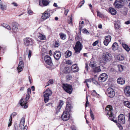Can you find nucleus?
I'll list each match as a JSON object with an SVG mask.
<instances>
[{
    "label": "nucleus",
    "instance_id": "nucleus-1",
    "mask_svg": "<svg viewBox=\"0 0 130 130\" xmlns=\"http://www.w3.org/2000/svg\"><path fill=\"white\" fill-rule=\"evenodd\" d=\"M31 93V89L29 88L27 90V93L26 95V96L25 99H22L20 101V105L25 108H26L28 106L27 104L28 100L30 97V95Z\"/></svg>",
    "mask_w": 130,
    "mask_h": 130
},
{
    "label": "nucleus",
    "instance_id": "nucleus-2",
    "mask_svg": "<svg viewBox=\"0 0 130 130\" xmlns=\"http://www.w3.org/2000/svg\"><path fill=\"white\" fill-rule=\"evenodd\" d=\"M112 107L110 105H108L106 108V110L107 112V115L109 116V119L114 122L117 123V121L116 119L114 117H113L112 118L113 116V114L112 111Z\"/></svg>",
    "mask_w": 130,
    "mask_h": 130
},
{
    "label": "nucleus",
    "instance_id": "nucleus-3",
    "mask_svg": "<svg viewBox=\"0 0 130 130\" xmlns=\"http://www.w3.org/2000/svg\"><path fill=\"white\" fill-rule=\"evenodd\" d=\"M52 93V91L48 88L43 93L44 98V101L45 103H47L49 100V97L51 96Z\"/></svg>",
    "mask_w": 130,
    "mask_h": 130
},
{
    "label": "nucleus",
    "instance_id": "nucleus-4",
    "mask_svg": "<svg viewBox=\"0 0 130 130\" xmlns=\"http://www.w3.org/2000/svg\"><path fill=\"white\" fill-rule=\"evenodd\" d=\"M54 12L53 10H49L47 9L42 14V18L44 20H45L49 18L50 16V14H51Z\"/></svg>",
    "mask_w": 130,
    "mask_h": 130
},
{
    "label": "nucleus",
    "instance_id": "nucleus-5",
    "mask_svg": "<svg viewBox=\"0 0 130 130\" xmlns=\"http://www.w3.org/2000/svg\"><path fill=\"white\" fill-rule=\"evenodd\" d=\"M62 88L66 92L69 94L72 93L73 89L71 85L68 84H63L62 85Z\"/></svg>",
    "mask_w": 130,
    "mask_h": 130
},
{
    "label": "nucleus",
    "instance_id": "nucleus-6",
    "mask_svg": "<svg viewBox=\"0 0 130 130\" xmlns=\"http://www.w3.org/2000/svg\"><path fill=\"white\" fill-rule=\"evenodd\" d=\"M83 47L82 45L79 41H77L74 48L75 53H79Z\"/></svg>",
    "mask_w": 130,
    "mask_h": 130
},
{
    "label": "nucleus",
    "instance_id": "nucleus-7",
    "mask_svg": "<svg viewBox=\"0 0 130 130\" xmlns=\"http://www.w3.org/2000/svg\"><path fill=\"white\" fill-rule=\"evenodd\" d=\"M111 54L108 52H106L103 53L102 55V58L104 61H109L110 59Z\"/></svg>",
    "mask_w": 130,
    "mask_h": 130
},
{
    "label": "nucleus",
    "instance_id": "nucleus-8",
    "mask_svg": "<svg viewBox=\"0 0 130 130\" xmlns=\"http://www.w3.org/2000/svg\"><path fill=\"white\" fill-rule=\"evenodd\" d=\"M107 78V75L106 73H102L99 77L98 80L100 82H103L106 80Z\"/></svg>",
    "mask_w": 130,
    "mask_h": 130
},
{
    "label": "nucleus",
    "instance_id": "nucleus-9",
    "mask_svg": "<svg viewBox=\"0 0 130 130\" xmlns=\"http://www.w3.org/2000/svg\"><path fill=\"white\" fill-rule=\"evenodd\" d=\"M33 40L32 39L27 37L24 39V42L25 45L27 46L32 45L33 43Z\"/></svg>",
    "mask_w": 130,
    "mask_h": 130
},
{
    "label": "nucleus",
    "instance_id": "nucleus-10",
    "mask_svg": "<svg viewBox=\"0 0 130 130\" xmlns=\"http://www.w3.org/2000/svg\"><path fill=\"white\" fill-rule=\"evenodd\" d=\"M107 92L108 96L110 98H112L115 95V92L111 88H109L107 89Z\"/></svg>",
    "mask_w": 130,
    "mask_h": 130
},
{
    "label": "nucleus",
    "instance_id": "nucleus-11",
    "mask_svg": "<svg viewBox=\"0 0 130 130\" xmlns=\"http://www.w3.org/2000/svg\"><path fill=\"white\" fill-rule=\"evenodd\" d=\"M39 5L41 7L48 5L50 3L49 0H39Z\"/></svg>",
    "mask_w": 130,
    "mask_h": 130
},
{
    "label": "nucleus",
    "instance_id": "nucleus-12",
    "mask_svg": "<svg viewBox=\"0 0 130 130\" xmlns=\"http://www.w3.org/2000/svg\"><path fill=\"white\" fill-rule=\"evenodd\" d=\"M70 117V115L68 112L64 111L61 116L62 120L64 121H66L68 120Z\"/></svg>",
    "mask_w": 130,
    "mask_h": 130
},
{
    "label": "nucleus",
    "instance_id": "nucleus-13",
    "mask_svg": "<svg viewBox=\"0 0 130 130\" xmlns=\"http://www.w3.org/2000/svg\"><path fill=\"white\" fill-rule=\"evenodd\" d=\"M18 24L16 22H13L12 24V30L13 32L16 33L18 31Z\"/></svg>",
    "mask_w": 130,
    "mask_h": 130
},
{
    "label": "nucleus",
    "instance_id": "nucleus-14",
    "mask_svg": "<svg viewBox=\"0 0 130 130\" xmlns=\"http://www.w3.org/2000/svg\"><path fill=\"white\" fill-rule=\"evenodd\" d=\"M44 60L46 63L51 65L52 64V61L51 57L48 55H46L44 57Z\"/></svg>",
    "mask_w": 130,
    "mask_h": 130
},
{
    "label": "nucleus",
    "instance_id": "nucleus-15",
    "mask_svg": "<svg viewBox=\"0 0 130 130\" xmlns=\"http://www.w3.org/2000/svg\"><path fill=\"white\" fill-rule=\"evenodd\" d=\"M118 120L119 122L121 124H123L125 123V117L123 114H121L119 116Z\"/></svg>",
    "mask_w": 130,
    "mask_h": 130
},
{
    "label": "nucleus",
    "instance_id": "nucleus-16",
    "mask_svg": "<svg viewBox=\"0 0 130 130\" xmlns=\"http://www.w3.org/2000/svg\"><path fill=\"white\" fill-rule=\"evenodd\" d=\"M125 0H116L115 2V5L117 8L121 6Z\"/></svg>",
    "mask_w": 130,
    "mask_h": 130
},
{
    "label": "nucleus",
    "instance_id": "nucleus-17",
    "mask_svg": "<svg viewBox=\"0 0 130 130\" xmlns=\"http://www.w3.org/2000/svg\"><path fill=\"white\" fill-rule=\"evenodd\" d=\"M111 38V37L110 35L106 36L105 40L103 42L104 44L106 46H107L110 41Z\"/></svg>",
    "mask_w": 130,
    "mask_h": 130
},
{
    "label": "nucleus",
    "instance_id": "nucleus-18",
    "mask_svg": "<svg viewBox=\"0 0 130 130\" xmlns=\"http://www.w3.org/2000/svg\"><path fill=\"white\" fill-rule=\"evenodd\" d=\"M61 53L59 51L55 52L54 54V56L55 59L56 60H58L61 57Z\"/></svg>",
    "mask_w": 130,
    "mask_h": 130
},
{
    "label": "nucleus",
    "instance_id": "nucleus-19",
    "mask_svg": "<svg viewBox=\"0 0 130 130\" xmlns=\"http://www.w3.org/2000/svg\"><path fill=\"white\" fill-rule=\"evenodd\" d=\"M24 65L23 62L22 61H21L19 63L18 67H17V69L18 72H20L23 70L24 67Z\"/></svg>",
    "mask_w": 130,
    "mask_h": 130
},
{
    "label": "nucleus",
    "instance_id": "nucleus-20",
    "mask_svg": "<svg viewBox=\"0 0 130 130\" xmlns=\"http://www.w3.org/2000/svg\"><path fill=\"white\" fill-rule=\"evenodd\" d=\"M124 93L125 95L129 96H130V86H127L124 89Z\"/></svg>",
    "mask_w": 130,
    "mask_h": 130
},
{
    "label": "nucleus",
    "instance_id": "nucleus-21",
    "mask_svg": "<svg viewBox=\"0 0 130 130\" xmlns=\"http://www.w3.org/2000/svg\"><path fill=\"white\" fill-rule=\"evenodd\" d=\"M17 115V113L15 112H13L11 115L9 120V124L8 126L9 127L11 125L12 123V117L15 116Z\"/></svg>",
    "mask_w": 130,
    "mask_h": 130
},
{
    "label": "nucleus",
    "instance_id": "nucleus-22",
    "mask_svg": "<svg viewBox=\"0 0 130 130\" xmlns=\"http://www.w3.org/2000/svg\"><path fill=\"white\" fill-rule=\"evenodd\" d=\"M92 81L93 82L94 84H96L97 83V82H96L94 80V79L92 78L90 79H87L84 82V83H87V82H91V81ZM88 87L89 88V86L88 85V84L87 83H86Z\"/></svg>",
    "mask_w": 130,
    "mask_h": 130
},
{
    "label": "nucleus",
    "instance_id": "nucleus-23",
    "mask_svg": "<svg viewBox=\"0 0 130 130\" xmlns=\"http://www.w3.org/2000/svg\"><path fill=\"white\" fill-rule=\"evenodd\" d=\"M117 82L118 83L121 85H123L124 84L125 80L123 78L119 77L117 79Z\"/></svg>",
    "mask_w": 130,
    "mask_h": 130
},
{
    "label": "nucleus",
    "instance_id": "nucleus-24",
    "mask_svg": "<svg viewBox=\"0 0 130 130\" xmlns=\"http://www.w3.org/2000/svg\"><path fill=\"white\" fill-rule=\"evenodd\" d=\"M72 70L74 72H77L78 71V68L76 64L73 65L71 68Z\"/></svg>",
    "mask_w": 130,
    "mask_h": 130
},
{
    "label": "nucleus",
    "instance_id": "nucleus-25",
    "mask_svg": "<svg viewBox=\"0 0 130 130\" xmlns=\"http://www.w3.org/2000/svg\"><path fill=\"white\" fill-rule=\"evenodd\" d=\"M108 11L112 15H115L117 13L116 10L113 8L111 7L109 8Z\"/></svg>",
    "mask_w": 130,
    "mask_h": 130
},
{
    "label": "nucleus",
    "instance_id": "nucleus-26",
    "mask_svg": "<svg viewBox=\"0 0 130 130\" xmlns=\"http://www.w3.org/2000/svg\"><path fill=\"white\" fill-rule=\"evenodd\" d=\"M72 107L70 104H67L66 108V110L64 111L68 112V113L71 111Z\"/></svg>",
    "mask_w": 130,
    "mask_h": 130
},
{
    "label": "nucleus",
    "instance_id": "nucleus-27",
    "mask_svg": "<svg viewBox=\"0 0 130 130\" xmlns=\"http://www.w3.org/2000/svg\"><path fill=\"white\" fill-rule=\"evenodd\" d=\"M25 122V119L23 118L21 119L20 122V127L21 128H22L24 126Z\"/></svg>",
    "mask_w": 130,
    "mask_h": 130
},
{
    "label": "nucleus",
    "instance_id": "nucleus-28",
    "mask_svg": "<svg viewBox=\"0 0 130 130\" xmlns=\"http://www.w3.org/2000/svg\"><path fill=\"white\" fill-rule=\"evenodd\" d=\"M115 57L117 60L120 61H122L124 60V57L121 55H115Z\"/></svg>",
    "mask_w": 130,
    "mask_h": 130
},
{
    "label": "nucleus",
    "instance_id": "nucleus-29",
    "mask_svg": "<svg viewBox=\"0 0 130 130\" xmlns=\"http://www.w3.org/2000/svg\"><path fill=\"white\" fill-rule=\"evenodd\" d=\"M128 11V9L124 7L122 9L121 12L124 15H125L127 14Z\"/></svg>",
    "mask_w": 130,
    "mask_h": 130
},
{
    "label": "nucleus",
    "instance_id": "nucleus-30",
    "mask_svg": "<svg viewBox=\"0 0 130 130\" xmlns=\"http://www.w3.org/2000/svg\"><path fill=\"white\" fill-rule=\"evenodd\" d=\"M100 66L96 67L93 69V71L94 73L99 72L101 71Z\"/></svg>",
    "mask_w": 130,
    "mask_h": 130
},
{
    "label": "nucleus",
    "instance_id": "nucleus-31",
    "mask_svg": "<svg viewBox=\"0 0 130 130\" xmlns=\"http://www.w3.org/2000/svg\"><path fill=\"white\" fill-rule=\"evenodd\" d=\"M59 35L61 39L64 40L66 38V35L64 33L61 32L59 34Z\"/></svg>",
    "mask_w": 130,
    "mask_h": 130
},
{
    "label": "nucleus",
    "instance_id": "nucleus-32",
    "mask_svg": "<svg viewBox=\"0 0 130 130\" xmlns=\"http://www.w3.org/2000/svg\"><path fill=\"white\" fill-rule=\"evenodd\" d=\"M114 26L115 29H119L120 28V23L118 21L115 22L114 24Z\"/></svg>",
    "mask_w": 130,
    "mask_h": 130
},
{
    "label": "nucleus",
    "instance_id": "nucleus-33",
    "mask_svg": "<svg viewBox=\"0 0 130 130\" xmlns=\"http://www.w3.org/2000/svg\"><path fill=\"white\" fill-rule=\"evenodd\" d=\"M122 45L123 47L127 51H129L130 49L127 45L125 44H122Z\"/></svg>",
    "mask_w": 130,
    "mask_h": 130
},
{
    "label": "nucleus",
    "instance_id": "nucleus-34",
    "mask_svg": "<svg viewBox=\"0 0 130 130\" xmlns=\"http://www.w3.org/2000/svg\"><path fill=\"white\" fill-rule=\"evenodd\" d=\"M38 38L42 40H44L45 38L44 35L40 33H39L38 34Z\"/></svg>",
    "mask_w": 130,
    "mask_h": 130
},
{
    "label": "nucleus",
    "instance_id": "nucleus-35",
    "mask_svg": "<svg viewBox=\"0 0 130 130\" xmlns=\"http://www.w3.org/2000/svg\"><path fill=\"white\" fill-rule=\"evenodd\" d=\"M118 47V43L116 42L114 43L112 45V49L113 50H115L117 49Z\"/></svg>",
    "mask_w": 130,
    "mask_h": 130
},
{
    "label": "nucleus",
    "instance_id": "nucleus-36",
    "mask_svg": "<svg viewBox=\"0 0 130 130\" xmlns=\"http://www.w3.org/2000/svg\"><path fill=\"white\" fill-rule=\"evenodd\" d=\"M123 104L125 106L130 108V102L128 101H125L123 102Z\"/></svg>",
    "mask_w": 130,
    "mask_h": 130
},
{
    "label": "nucleus",
    "instance_id": "nucleus-37",
    "mask_svg": "<svg viewBox=\"0 0 130 130\" xmlns=\"http://www.w3.org/2000/svg\"><path fill=\"white\" fill-rule=\"evenodd\" d=\"M91 94L93 96H96L98 98H99V95L97 93L96 91L95 90H93L91 91Z\"/></svg>",
    "mask_w": 130,
    "mask_h": 130
},
{
    "label": "nucleus",
    "instance_id": "nucleus-38",
    "mask_svg": "<svg viewBox=\"0 0 130 130\" xmlns=\"http://www.w3.org/2000/svg\"><path fill=\"white\" fill-rule=\"evenodd\" d=\"M118 70L120 72L122 71L123 70V66L121 65H118Z\"/></svg>",
    "mask_w": 130,
    "mask_h": 130
},
{
    "label": "nucleus",
    "instance_id": "nucleus-39",
    "mask_svg": "<svg viewBox=\"0 0 130 130\" xmlns=\"http://www.w3.org/2000/svg\"><path fill=\"white\" fill-rule=\"evenodd\" d=\"M66 57H68L71 55L72 53L71 51H68L66 52Z\"/></svg>",
    "mask_w": 130,
    "mask_h": 130
},
{
    "label": "nucleus",
    "instance_id": "nucleus-40",
    "mask_svg": "<svg viewBox=\"0 0 130 130\" xmlns=\"http://www.w3.org/2000/svg\"><path fill=\"white\" fill-rule=\"evenodd\" d=\"M3 26L5 28L8 29L10 30L11 29V28L10 27V26L7 24H4Z\"/></svg>",
    "mask_w": 130,
    "mask_h": 130
},
{
    "label": "nucleus",
    "instance_id": "nucleus-41",
    "mask_svg": "<svg viewBox=\"0 0 130 130\" xmlns=\"http://www.w3.org/2000/svg\"><path fill=\"white\" fill-rule=\"evenodd\" d=\"M64 71L66 73H69L70 72V70L69 68V67H66L64 69Z\"/></svg>",
    "mask_w": 130,
    "mask_h": 130
},
{
    "label": "nucleus",
    "instance_id": "nucleus-42",
    "mask_svg": "<svg viewBox=\"0 0 130 130\" xmlns=\"http://www.w3.org/2000/svg\"><path fill=\"white\" fill-rule=\"evenodd\" d=\"M89 65L91 67H94L96 66L95 63L93 61H91Z\"/></svg>",
    "mask_w": 130,
    "mask_h": 130
},
{
    "label": "nucleus",
    "instance_id": "nucleus-43",
    "mask_svg": "<svg viewBox=\"0 0 130 130\" xmlns=\"http://www.w3.org/2000/svg\"><path fill=\"white\" fill-rule=\"evenodd\" d=\"M90 116L92 118V120H93L94 119V116L93 114L92 110L91 109L90 110Z\"/></svg>",
    "mask_w": 130,
    "mask_h": 130
},
{
    "label": "nucleus",
    "instance_id": "nucleus-44",
    "mask_svg": "<svg viewBox=\"0 0 130 130\" xmlns=\"http://www.w3.org/2000/svg\"><path fill=\"white\" fill-rule=\"evenodd\" d=\"M54 83L53 80L52 79H50L47 83V86H49L51 84H53Z\"/></svg>",
    "mask_w": 130,
    "mask_h": 130
},
{
    "label": "nucleus",
    "instance_id": "nucleus-45",
    "mask_svg": "<svg viewBox=\"0 0 130 130\" xmlns=\"http://www.w3.org/2000/svg\"><path fill=\"white\" fill-rule=\"evenodd\" d=\"M83 32L84 33H86V34H89V32L88 30H87L86 29V28H84L82 30Z\"/></svg>",
    "mask_w": 130,
    "mask_h": 130
},
{
    "label": "nucleus",
    "instance_id": "nucleus-46",
    "mask_svg": "<svg viewBox=\"0 0 130 130\" xmlns=\"http://www.w3.org/2000/svg\"><path fill=\"white\" fill-rule=\"evenodd\" d=\"M99 42V41L98 40H96L95 42H94L92 44V45L93 46H95Z\"/></svg>",
    "mask_w": 130,
    "mask_h": 130
},
{
    "label": "nucleus",
    "instance_id": "nucleus-47",
    "mask_svg": "<svg viewBox=\"0 0 130 130\" xmlns=\"http://www.w3.org/2000/svg\"><path fill=\"white\" fill-rule=\"evenodd\" d=\"M66 63L67 64H72V62L71 60H67L66 61Z\"/></svg>",
    "mask_w": 130,
    "mask_h": 130
},
{
    "label": "nucleus",
    "instance_id": "nucleus-48",
    "mask_svg": "<svg viewBox=\"0 0 130 130\" xmlns=\"http://www.w3.org/2000/svg\"><path fill=\"white\" fill-rule=\"evenodd\" d=\"M97 14L98 16H99L100 17H102V15L101 13L99 11H97Z\"/></svg>",
    "mask_w": 130,
    "mask_h": 130
},
{
    "label": "nucleus",
    "instance_id": "nucleus-49",
    "mask_svg": "<svg viewBox=\"0 0 130 130\" xmlns=\"http://www.w3.org/2000/svg\"><path fill=\"white\" fill-rule=\"evenodd\" d=\"M0 8L1 10H3L5 9V6H3L2 4V5H0Z\"/></svg>",
    "mask_w": 130,
    "mask_h": 130
},
{
    "label": "nucleus",
    "instance_id": "nucleus-50",
    "mask_svg": "<svg viewBox=\"0 0 130 130\" xmlns=\"http://www.w3.org/2000/svg\"><path fill=\"white\" fill-rule=\"evenodd\" d=\"M29 52L28 53V58H29V59H30V57L31 56V51L29 50Z\"/></svg>",
    "mask_w": 130,
    "mask_h": 130
},
{
    "label": "nucleus",
    "instance_id": "nucleus-51",
    "mask_svg": "<svg viewBox=\"0 0 130 130\" xmlns=\"http://www.w3.org/2000/svg\"><path fill=\"white\" fill-rule=\"evenodd\" d=\"M59 43L58 42L56 41L55 44V47H58L59 46Z\"/></svg>",
    "mask_w": 130,
    "mask_h": 130
},
{
    "label": "nucleus",
    "instance_id": "nucleus-52",
    "mask_svg": "<svg viewBox=\"0 0 130 130\" xmlns=\"http://www.w3.org/2000/svg\"><path fill=\"white\" fill-rule=\"evenodd\" d=\"M63 104V102L61 100H60L59 102V105L62 106Z\"/></svg>",
    "mask_w": 130,
    "mask_h": 130
},
{
    "label": "nucleus",
    "instance_id": "nucleus-53",
    "mask_svg": "<svg viewBox=\"0 0 130 130\" xmlns=\"http://www.w3.org/2000/svg\"><path fill=\"white\" fill-rule=\"evenodd\" d=\"M85 69L87 71H88V63H86L85 64Z\"/></svg>",
    "mask_w": 130,
    "mask_h": 130
},
{
    "label": "nucleus",
    "instance_id": "nucleus-54",
    "mask_svg": "<svg viewBox=\"0 0 130 130\" xmlns=\"http://www.w3.org/2000/svg\"><path fill=\"white\" fill-rule=\"evenodd\" d=\"M69 10L68 9L65 10L64 12V14L66 15H67L68 12H69Z\"/></svg>",
    "mask_w": 130,
    "mask_h": 130
},
{
    "label": "nucleus",
    "instance_id": "nucleus-55",
    "mask_svg": "<svg viewBox=\"0 0 130 130\" xmlns=\"http://www.w3.org/2000/svg\"><path fill=\"white\" fill-rule=\"evenodd\" d=\"M89 104L88 100H87L86 102V103L85 104V107H87L88 106Z\"/></svg>",
    "mask_w": 130,
    "mask_h": 130
},
{
    "label": "nucleus",
    "instance_id": "nucleus-56",
    "mask_svg": "<svg viewBox=\"0 0 130 130\" xmlns=\"http://www.w3.org/2000/svg\"><path fill=\"white\" fill-rule=\"evenodd\" d=\"M69 21V24H70L72 23V18L71 17L70 18V20Z\"/></svg>",
    "mask_w": 130,
    "mask_h": 130
},
{
    "label": "nucleus",
    "instance_id": "nucleus-57",
    "mask_svg": "<svg viewBox=\"0 0 130 130\" xmlns=\"http://www.w3.org/2000/svg\"><path fill=\"white\" fill-rule=\"evenodd\" d=\"M32 11L31 10H29L28 11V13L30 15L32 13Z\"/></svg>",
    "mask_w": 130,
    "mask_h": 130
},
{
    "label": "nucleus",
    "instance_id": "nucleus-58",
    "mask_svg": "<svg viewBox=\"0 0 130 130\" xmlns=\"http://www.w3.org/2000/svg\"><path fill=\"white\" fill-rule=\"evenodd\" d=\"M79 29L80 30V31H81V30L82 28V26L81 25H80V23H79Z\"/></svg>",
    "mask_w": 130,
    "mask_h": 130
},
{
    "label": "nucleus",
    "instance_id": "nucleus-59",
    "mask_svg": "<svg viewBox=\"0 0 130 130\" xmlns=\"http://www.w3.org/2000/svg\"><path fill=\"white\" fill-rule=\"evenodd\" d=\"M27 126L25 125L23 128V130H27Z\"/></svg>",
    "mask_w": 130,
    "mask_h": 130
},
{
    "label": "nucleus",
    "instance_id": "nucleus-60",
    "mask_svg": "<svg viewBox=\"0 0 130 130\" xmlns=\"http://www.w3.org/2000/svg\"><path fill=\"white\" fill-rule=\"evenodd\" d=\"M12 4L14 5V6H18V4H17L13 2L12 3Z\"/></svg>",
    "mask_w": 130,
    "mask_h": 130
},
{
    "label": "nucleus",
    "instance_id": "nucleus-61",
    "mask_svg": "<svg viewBox=\"0 0 130 130\" xmlns=\"http://www.w3.org/2000/svg\"><path fill=\"white\" fill-rule=\"evenodd\" d=\"M84 0H83V1H82L80 3H79V4L78 5H80L81 4H82L83 5L84 4Z\"/></svg>",
    "mask_w": 130,
    "mask_h": 130
},
{
    "label": "nucleus",
    "instance_id": "nucleus-62",
    "mask_svg": "<svg viewBox=\"0 0 130 130\" xmlns=\"http://www.w3.org/2000/svg\"><path fill=\"white\" fill-rule=\"evenodd\" d=\"M14 128L15 130H18V127L17 125H14Z\"/></svg>",
    "mask_w": 130,
    "mask_h": 130
},
{
    "label": "nucleus",
    "instance_id": "nucleus-63",
    "mask_svg": "<svg viewBox=\"0 0 130 130\" xmlns=\"http://www.w3.org/2000/svg\"><path fill=\"white\" fill-rule=\"evenodd\" d=\"M62 107L61 106H60L59 105L57 107V109H60L61 108V107Z\"/></svg>",
    "mask_w": 130,
    "mask_h": 130
},
{
    "label": "nucleus",
    "instance_id": "nucleus-64",
    "mask_svg": "<svg viewBox=\"0 0 130 130\" xmlns=\"http://www.w3.org/2000/svg\"><path fill=\"white\" fill-rule=\"evenodd\" d=\"M125 23L127 25L129 24H130V22L129 21H127L125 22Z\"/></svg>",
    "mask_w": 130,
    "mask_h": 130
}]
</instances>
